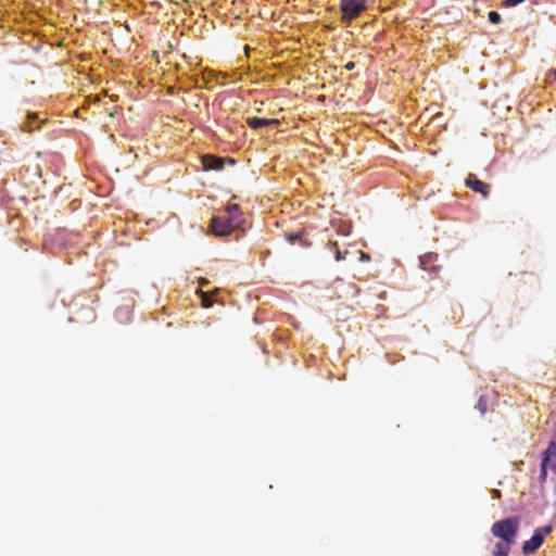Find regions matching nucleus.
I'll use <instances>...</instances> for the list:
<instances>
[{
  "mask_svg": "<svg viewBox=\"0 0 556 556\" xmlns=\"http://www.w3.org/2000/svg\"><path fill=\"white\" fill-rule=\"evenodd\" d=\"M501 15L496 12V11H491L489 13V21L492 23V24H498L501 22Z\"/></svg>",
  "mask_w": 556,
  "mask_h": 556,
  "instance_id": "obj_11",
  "label": "nucleus"
},
{
  "mask_svg": "<svg viewBox=\"0 0 556 556\" xmlns=\"http://www.w3.org/2000/svg\"><path fill=\"white\" fill-rule=\"evenodd\" d=\"M366 10V0H341V22L350 24L352 21L361 16Z\"/></svg>",
  "mask_w": 556,
  "mask_h": 556,
  "instance_id": "obj_3",
  "label": "nucleus"
},
{
  "mask_svg": "<svg viewBox=\"0 0 556 556\" xmlns=\"http://www.w3.org/2000/svg\"><path fill=\"white\" fill-rule=\"evenodd\" d=\"M552 470L556 473V463L552 466Z\"/></svg>",
  "mask_w": 556,
  "mask_h": 556,
  "instance_id": "obj_19",
  "label": "nucleus"
},
{
  "mask_svg": "<svg viewBox=\"0 0 556 556\" xmlns=\"http://www.w3.org/2000/svg\"><path fill=\"white\" fill-rule=\"evenodd\" d=\"M201 299H202V305L204 307H211L212 306V301L210 300V296L206 292H203L201 291Z\"/></svg>",
  "mask_w": 556,
  "mask_h": 556,
  "instance_id": "obj_12",
  "label": "nucleus"
},
{
  "mask_svg": "<svg viewBox=\"0 0 556 556\" xmlns=\"http://www.w3.org/2000/svg\"><path fill=\"white\" fill-rule=\"evenodd\" d=\"M525 0H505V5L506 7H515L521 2H523Z\"/></svg>",
  "mask_w": 556,
  "mask_h": 556,
  "instance_id": "obj_15",
  "label": "nucleus"
},
{
  "mask_svg": "<svg viewBox=\"0 0 556 556\" xmlns=\"http://www.w3.org/2000/svg\"><path fill=\"white\" fill-rule=\"evenodd\" d=\"M207 283H208V281L205 278H202L200 280V287H205V286H207Z\"/></svg>",
  "mask_w": 556,
  "mask_h": 556,
  "instance_id": "obj_18",
  "label": "nucleus"
},
{
  "mask_svg": "<svg viewBox=\"0 0 556 556\" xmlns=\"http://www.w3.org/2000/svg\"><path fill=\"white\" fill-rule=\"evenodd\" d=\"M556 457V442L555 441H551L548 446L546 447V450L544 451L543 453V457H542V464H546L548 465L549 462Z\"/></svg>",
  "mask_w": 556,
  "mask_h": 556,
  "instance_id": "obj_9",
  "label": "nucleus"
},
{
  "mask_svg": "<svg viewBox=\"0 0 556 556\" xmlns=\"http://www.w3.org/2000/svg\"><path fill=\"white\" fill-rule=\"evenodd\" d=\"M242 216L238 204H229L225 208V215L214 216L211 219V228L215 236L226 237L233 229L242 227Z\"/></svg>",
  "mask_w": 556,
  "mask_h": 556,
  "instance_id": "obj_1",
  "label": "nucleus"
},
{
  "mask_svg": "<svg viewBox=\"0 0 556 556\" xmlns=\"http://www.w3.org/2000/svg\"><path fill=\"white\" fill-rule=\"evenodd\" d=\"M233 165L236 162L232 159H225L212 154H205L201 157V163L204 170H222L225 166V163Z\"/></svg>",
  "mask_w": 556,
  "mask_h": 556,
  "instance_id": "obj_5",
  "label": "nucleus"
},
{
  "mask_svg": "<svg viewBox=\"0 0 556 556\" xmlns=\"http://www.w3.org/2000/svg\"><path fill=\"white\" fill-rule=\"evenodd\" d=\"M520 520L518 517H508L494 522L491 527V533L502 541L516 544Z\"/></svg>",
  "mask_w": 556,
  "mask_h": 556,
  "instance_id": "obj_2",
  "label": "nucleus"
},
{
  "mask_svg": "<svg viewBox=\"0 0 556 556\" xmlns=\"http://www.w3.org/2000/svg\"><path fill=\"white\" fill-rule=\"evenodd\" d=\"M248 125L252 129H261L266 126H275L279 125V121L277 118H261V117H249L247 119Z\"/></svg>",
  "mask_w": 556,
  "mask_h": 556,
  "instance_id": "obj_7",
  "label": "nucleus"
},
{
  "mask_svg": "<svg viewBox=\"0 0 556 556\" xmlns=\"http://www.w3.org/2000/svg\"><path fill=\"white\" fill-rule=\"evenodd\" d=\"M354 66H355V65H354V63H353V62H349V63L345 65V68H346L348 71H352V70L354 68Z\"/></svg>",
  "mask_w": 556,
  "mask_h": 556,
  "instance_id": "obj_17",
  "label": "nucleus"
},
{
  "mask_svg": "<svg viewBox=\"0 0 556 556\" xmlns=\"http://www.w3.org/2000/svg\"><path fill=\"white\" fill-rule=\"evenodd\" d=\"M552 525H547L535 529L531 539L523 543L522 553L525 555L533 554L536 549H539L542 546L545 536L548 535L552 532Z\"/></svg>",
  "mask_w": 556,
  "mask_h": 556,
  "instance_id": "obj_4",
  "label": "nucleus"
},
{
  "mask_svg": "<svg viewBox=\"0 0 556 556\" xmlns=\"http://www.w3.org/2000/svg\"><path fill=\"white\" fill-rule=\"evenodd\" d=\"M515 545V543H507L506 541H500L494 545L492 551L493 556H508L510 552V547Z\"/></svg>",
  "mask_w": 556,
  "mask_h": 556,
  "instance_id": "obj_8",
  "label": "nucleus"
},
{
  "mask_svg": "<svg viewBox=\"0 0 556 556\" xmlns=\"http://www.w3.org/2000/svg\"><path fill=\"white\" fill-rule=\"evenodd\" d=\"M465 184L473 192L480 193L483 198H488L490 193V185L478 179L475 175L469 174L465 180Z\"/></svg>",
  "mask_w": 556,
  "mask_h": 556,
  "instance_id": "obj_6",
  "label": "nucleus"
},
{
  "mask_svg": "<svg viewBox=\"0 0 556 556\" xmlns=\"http://www.w3.org/2000/svg\"><path fill=\"white\" fill-rule=\"evenodd\" d=\"M478 408L481 412V414H484L486 410V402L483 399H480L478 402Z\"/></svg>",
  "mask_w": 556,
  "mask_h": 556,
  "instance_id": "obj_14",
  "label": "nucleus"
},
{
  "mask_svg": "<svg viewBox=\"0 0 556 556\" xmlns=\"http://www.w3.org/2000/svg\"><path fill=\"white\" fill-rule=\"evenodd\" d=\"M501 496H502L501 491H498V490H493V497H495V498H501Z\"/></svg>",
  "mask_w": 556,
  "mask_h": 556,
  "instance_id": "obj_16",
  "label": "nucleus"
},
{
  "mask_svg": "<svg viewBox=\"0 0 556 556\" xmlns=\"http://www.w3.org/2000/svg\"><path fill=\"white\" fill-rule=\"evenodd\" d=\"M329 247H330L331 249H333V250H334V254H336V255H334V257H336V261H338V262H339V261H342V260H344V258H345V254H346L348 252L342 253V252L338 249V244H337V242H332V241H330V242H329Z\"/></svg>",
  "mask_w": 556,
  "mask_h": 556,
  "instance_id": "obj_10",
  "label": "nucleus"
},
{
  "mask_svg": "<svg viewBox=\"0 0 556 556\" xmlns=\"http://www.w3.org/2000/svg\"><path fill=\"white\" fill-rule=\"evenodd\" d=\"M547 466L548 465L541 463V468H540V481L541 482H545V480H546V477H547Z\"/></svg>",
  "mask_w": 556,
  "mask_h": 556,
  "instance_id": "obj_13",
  "label": "nucleus"
},
{
  "mask_svg": "<svg viewBox=\"0 0 556 556\" xmlns=\"http://www.w3.org/2000/svg\"><path fill=\"white\" fill-rule=\"evenodd\" d=\"M552 74H553V75L555 76V78H556V71H553V72H552Z\"/></svg>",
  "mask_w": 556,
  "mask_h": 556,
  "instance_id": "obj_20",
  "label": "nucleus"
}]
</instances>
